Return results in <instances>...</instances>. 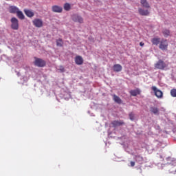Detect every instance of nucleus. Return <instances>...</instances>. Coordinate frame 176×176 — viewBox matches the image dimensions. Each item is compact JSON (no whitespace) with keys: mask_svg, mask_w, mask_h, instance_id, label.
Instances as JSON below:
<instances>
[{"mask_svg":"<svg viewBox=\"0 0 176 176\" xmlns=\"http://www.w3.org/2000/svg\"><path fill=\"white\" fill-rule=\"evenodd\" d=\"M33 25L37 28H42L43 27V21L41 19H34L32 21Z\"/></svg>","mask_w":176,"mask_h":176,"instance_id":"423d86ee","label":"nucleus"},{"mask_svg":"<svg viewBox=\"0 0 176 176\" xmlns=\"http://www.w3.org/2000/svg\"><path fill=\"white\" fill-rule=\"evenodd\" d=\"M113 100L117 104H122V99H120L119 96H116V94L113 95Z\"/></svg>","mask_w":176,"mask_h":176,"instance_id":"a211bd4d","label":"nucleus"},{"mask_svg":"<svg viewBox=\"0 0 176 176\" xmlns=\"http://www.w3.org/2000/svg\"><path fill=\"white\" fill-rule=\"evenodd\" d=\"M129 93L133 97H136V96L141 94V91L139 89H136L134 90H131Z\"/></svg>","mask_w":176,"mask_h":176,"instance_id":"4468645a","label":"nucleus"},{"mask_svg":"<svg viewBox=\"0 0 176 176\" xmlns=\"http://www.w3.org/2000/svg\"><path fill=\"white\" fill-rule=\"evenodd\" d=\"M150 112H151V113H154V115H159V109H157V107H151Z\"/></svg>","mask_w":176,"mask_h":176,"instance_id":"6ab92c4d","label":"nucleus"},{"mask_svg":"<svg viewBox=\"0 0 176 176\" xmlns=\"http://www.w3.org/2000/svg\"><path fill=\"white\" fill-rule=\"evenodd\" d=\"M170 164H172V166H176V160L173 161Z\"/></svg>","mask_w":176,"mask_h":176,"instance_id":"cd10ccee","label":"nucleus"},{"mask_svg":"<svg viewBox=\"0 0 176 176\" xmlns=\"http://www.w3.org/2000/svg\"><path fill=\"white\" fill-rule=\"evenodd\" d=\"M75 63L77 65H82L83 64V58L80 56H76Z\"/></svg>","mask_w":176,"mask_h":176,"instance_id":"ddd939ff","label":"nucleus"},{"mask_svg":"<svg viewBox=\"0 0 176 176\" xmlns=\"http://www.w3.org/2000/svg\"><path fill=\"white\" fill-rule=\"evenodd\" d=\"M159 49L161 50H167L168 49V42H167V39L162 38L160 43Z\"/></svg>","mask_w":176,"mask_h":176,"instance_id":"f03ea898","label":"nucleus"},{"mask_svg":"<svg viewBox=\"0 0 176 176\" xmlns=\"http://www.w3.org/2000/svg\"><path fill=\"white\" fill-rule=\"evenodd\" d=\"M136 159H140L141 160H142V157L138 155L136 156Z\"/></svg>","mask_w":176,"mask_h":176,"instance_id":"c85d7f7f","label":"nucleus"},{"mask_svg":"<svg viewBox=\"0 0 176 176\" xmlns=\"http://www.w3.org/2000/svg\"><path fill=\"white\" fill-rule=\"evenodd\" d=\"M16 16L20 20H24L25 19L24 14H23V12L20 11V10L17 12Z\"/></svg>","mask_w":176,"mask_h":176,"instance_id":"aec40b11","label":"nucleus"},{"mask_svg":"<svg viewBox=\"0 0 176 176\" xmlns=\"http://www.w3.org/2000/svg\"><path fill=\"white\" fill-rule=\"evenodd\" d=\"M134 118H135V115L133 114V113H129V119L131 120H134Z\"/></svg>","mask_w":176,"mask_h":176,"instance_id":"393cba45","label":"nucleus"},{"mask_svg":"<svg viewBox=\"0 0 176 176\" xmlns=\"http://www.w3.org/2000/svg\"><path fill=\"white\" fill-rule=\"evenodd\" d=\"M113 127L116 128L119 127L120 126H123L124 124V122L123 120H114L111 122Z\"/></svg>","mask_w":176,"mask_h":176,"instance_id":"6e6552de","label":"nucleus"},{"mask_svg":"<svg viewBox=\"0 0 176 176\" xmlns=\"http://www.w3.org/2000/svg\"><path fill=\"white\" fill-rule=\"evenodd\" d=\"M72 19L75 23H79L80 24H82L83 23V18L78 14H73Z\"/></svg>","mask_w":176,"mask_h":176,"instance_id":"0eeeda50","label":"nucleus"},{"mask_svg":"<svg viewBox=\"0 0 176 176\" xmlns=\"http://www.w3.org/2000/svg\"><path fill=\"white\" fill-rule=\"evenodd\" d=\"M63 9H65V10L67 12H69V10H71V4L65 3L63 6Z\"/></svg>","mask_w":176,"mask_h":176,"instance_id":"4be33fe9","label":"nucleus"},{"mask_svg":"<svg viewBox=\"0 0 176 176\" xmlns=\"http://www.w3.org/2000/svg\"><path fill=\"white\" fill-rule=\"evenodd\" d=\"M135 166V162L131 161V167H134Z\"/></svg>","mask_w":176,"mask_h":176,"instance_id":"bb28decb","label":"nucleus"},{"mask_svg":"<svg viewBox=\"0 0 176 176\" xmlns=\"http://www.w3.org/2000/svg\"><path fill=\"white\" fill-rule=\"evenodd\" d=\"M155 68L163 70L164 68H167V64L160 59L155 64Z\"/></svg>","mask_w":176,"mask_h":176,"instance_id":"7ed1b4c3","label":"nucleus"},{"mask_svg":"<svg viewBox=\"0 0 176 176\" xmlns=\"http://www.w3.org/2000/svg\"><path fill=\"white\" fill-rule=\"evenodd\" d=\"M122 69L123 67L119 64H116L113 67L114 72H120V71H122Z\"/></svg>","mask_w":176,"mask_h":176,"instance_id":"2eb2a0df","label":"nucleus"},{"mask_svg":"<svg viewBox=\"0 0 176 176\" xmlns=\"http://www.w3.org/2000/svg\"><path fill=\"white\" fill-rule=\"evenodd\" d=\"M11 21V28L17 31L19 30V19L16 17H12L10 20Z\"/></svg>","mask_w":176,"mask_h":176,"instance_id":"20e7f679","label":"nucleus"},{"mask_svg":"<svg viewBox=\"0 0 176 176\" xmlns=\"http://www.w3.org/2000/svg\"><path fill=\"white\" fill-rule=\"evenodd\" d=\"M63 45H64V42L62 38H58L56 40V45L59 47H62Z\"/></svg>","mask_w":176,"mask_h":176,"instance_id":"5701e85b","label":"nucleus"},{"mask_svg":"<svg viewBox=\"0 0 176 176\" xmlns=\"http://www.w3.org/2000/svg\"><path fill=\"white\" fill-rule=\"evenodd\" d=\"M144 45H145L144 43H142V42H140V46H142H142H144Z\"/></svg>","mask_w":176,"mask_h":176,"instance_id":"c756f323","label":"nucleus"},{"mask_svg":"<svg viewBox=\"0 0 176 176\" xmlns=\"http://www.w3.org/2000/svg\"><path fill=\"white\" fill-rule=\"evenodd\" d=\"M52 10L54 13H62L63 12V7L59 6H53L52 7Z\"/></svg>","mask_w":176,"mask_h":176,"instance_id":"1a4fd4ad","label":"nucleus"},{"mask_svg":"<svg viewBox=\"0 0 176 176\" xmlns=\"http://www.w3.org/2000/svg\"><path fill=\"white\" fill-rule=\"evenodd\" d=\"M162 34L165 38H168V36H170V30L167 29H164L162 30Z\"/></svg>","mask_w":176,"mask_h":176,"instance_id":"412c9836","label":"nucleus"},{"mask_svg":"<svg viewBox=\"0 0 176 176\" xmlns=\"http://www.w3.org/2000/svg\"><path fill=\"white\" fill-rule=\"evenodd\" d=\"M24 13L28 17H34V12L30 10H24Z\"/></svg>","mask_w":176,"mask_h":176,"instance_id":"f3484780","label":"nucleus"},{"mask_svg":"<svg viewBox=\"0 0 176 176\" xmlns=\"http://www.w3.org/2000/svg\"><path fill=\"white\" fill-rule=\"evenodd\" d=\"M58 70L60 71V72H65V69L63 66H60Z\"/></svg>","mask_w":176,"mask_h":176,"instance_id":"a878e982","label":"nucleus"},{"mask_svg":"<svg viewBox=\"0 0 176 176\" xmlns=\"http://www.w3.org/2000/svg\"><path fill=\"white\" fill-rule=\"evenodd\" d=\"M140 4L142 8L146 9H151V4L148 2V0H140Z\"/></svg>","mask_w":176,"mask_h":176,"instance_id":"9d476101","label":"nucleus"},{"mask_svg":"<svg viewBox=\"0 0 176 176\" xmlns=\"http://www.w3.org/2000/svg\"><path fill=\"white\" fill-rule=\"evenodd\" d=\"M34 64L36 67H38L39 68H43V67L46 66V61L42 58H35Z\"/></svg>","mask_w":176,"mask_h":176,"instance_id":"f257e3e1","label":"nucleus"},{"mask_svg":"<svg viewBox=\"0 0 176 176\" xmlns=\"http://www.w3.org/2000/svg\"><path fill=\"white\" fill-rule=\"evenodd\" d=\"M151 89L154 91L155 96L157 98H163V92L160 89H157L155 86H153Z\"/></svg>","mask_w":176,"mask_h":176,"instance_id":"39448f33","label":"nucleus"},{"mask_svg":"<svg viewBox=\"0 0 176 176\" xmlns=\"http://www.w3.org/2000/svg\"><path fill=\"white\" fill-rule=\"evenodd\" d=\"M170 96L172 97H176V89H172L170 90Z\"/></svg>","mask_w":176,"mask_h":176,"instance_id":"b1692460","label":"nucleus"},{"mask_svg":"<svg viewBox=\"0 0 176 176\" xmlns=\"http://www.w3.org/2000/svg\"><path fill=\"white\" fill-rule=\"evenodd\" d=\"M138 12L140 16H149L150 12L148 10H144L142 8H138Z\"/></svg>","mask_w":176,"mask_h":176,"instance_id":"9b49d317","label":"nucleus"},{"mask_svg":"<svg viewBox=\"0 0 176 176\" xmlns=\"http://www.w3.org/2000/svg\"><path fill=\"white\" fill-rule=\"evenodd\" d=\"M19 8L14 6H12L9 8V12L10 13H13V14H17V12H19Z\"/></svg>","mask_w":176,"mask_h":176,"instance_id":"dca6fc26","label":"nucleus"},{"mask_svg":"<svg viewBox=\"0 0 176 176\" xmlns=\"http://www.w3.org/2000/svg\"><path fill=\"white\" fill-rule=\"evenodd\" d=\"M161 39L159 37H154L151 39V43L152 45H154L155 46H157V45L160 44Z\"/></svg>","mask_w":176,"mask_h":176,"instance_id":"f8f14e48","label":"nucleus"}]
</instances>
